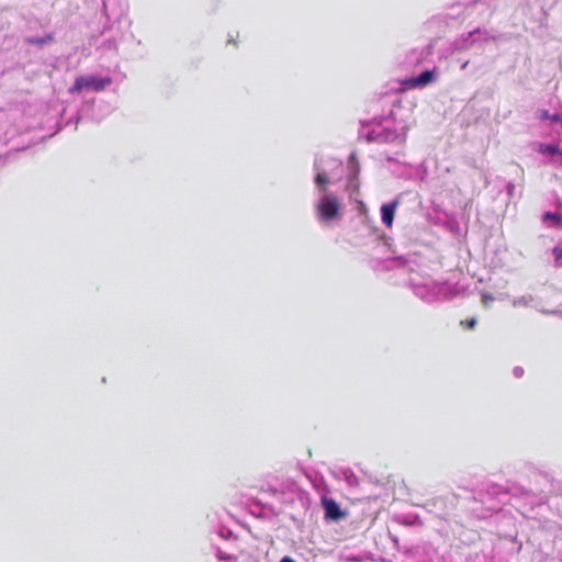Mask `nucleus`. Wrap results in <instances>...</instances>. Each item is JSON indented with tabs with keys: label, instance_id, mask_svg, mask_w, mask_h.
I'll return each instance as SVG.
<instances>
[{
	"label": "nucleus",
	"instance_id": "nucleus-1",
	"mask_svg": "<svg viewBox=\"0 0 562 562\" xmlns=\"http://www.w3.org/2000/svg\"><path fill=\"white\" fill-rule=\"evenodd\" d=\"M315 186L319 199L315 204L316 216L321 222H331L341 217L342 202L327 186L338 181L342 173V162L327 157L316 158L314 162Z\"/></svg>",
	"mask_w": 562,
	"mask_h": 562
},
{
	"label": "nucleus",
	"instance_id": "nucleus-2",
	"mask_svg": "<svg viewBox=\"0 0 562 562\" xmlns=\"http://www.w3.org/2000/svg\"><path fill=\"white\" fill-rule=\"evenodd\" d=\"M406 132L407 127L404 123L384 117L372 122L368 132L362 130L360 135L369 143L403 145L406 140Z\"/></svg>",
	"mask_w": 562,
	"mask_h": 562
},
{
	"label": "nucleus",
	"instance_id": "nucleus-3",
	"mask_svg": "<svg viewBox=\"0 0 562 562\" xmlns=\"http://www.w3.org/2000/svg\"><path fill=\"white\" fill-rule=\"evenodd\" d=\"M411 284L415 295L425 302L431 303L449 297L447 283H440L430 278H422L420 280L411 279Z\"/></svg>",
	"mask_w": 562,
	"mask_h": 562
},
{
	"label": "nucleus",
	"instance_id": "nucleus-4",
	"mask_svg": "<svg viewBox=\"0 0 562 562\" xmlns=\"http://www.w3.org/2000/svg\"><path fill=\"white\" fill-rule=\"evenodd\" d=\"M112 83V78L99 77L94 75H86L77 77L72 87L69 88V93H79L81 91H103Z\"/></svg>",
	"mask_w": 562,
	"mask_h": 562
},
{
	"label": "nucleus",
	"instance_id": "nucleus-5",
	"mask_svg": "<svg viewBox=\"0 0 562 562\" xmlns=\"http://www.w3.org/2000/svg\"><path fill=\"white\" fill-rule=\"evenodd\" d=\"M481 34L485 35L484 41L497 40V37L492 35L487 30L476 29V30L471 31L468 34L462 35L461 37L457 38L452 44L453 50H467V49L471 48L479 41V38L475 37V35H481Z\"/></svg>",
	"mask_w": 562,
	"mask_h": 562
},
{
	"label": "nucleus",
	"instance_id": "nucleus-6",
	"mask_svg": "<svg viewBox=\"0 0 562 562\" xmlns=\"http://www.w3.org/2000/svg\"><path fill=\"white\" fill-rule=\"evenodd\" d=\"M322 505L325 510V519L330 521H339L347 516L340 506L333 498L323 497Z\"/></svg>",
	"mask_w": 562,
	"mask_h": 562
},
{
	"label": "nucleus",
	"instance_id": "nucleus-7",
	"mask_svg": "<svg viewBox=\"0 0 562 562\" xmlns=\"http://www.w3.org/2000/svg\"><path fill=\"white\" fill-rule=\"evenodd\" d=\"M348 164L349 178L347 183V190L349 191L350 195H352L353 192L358 191L359 188L358 175L360 171V166L355 154L350 155Z\"/></svg>",
	"mask_w": 562,
	"mask_h": 562
},
{
	"label": "nucleus",
	"instance_id": "nucleus-8",
	"mask_svg": "<svg viewBox=\"0 0 562 562\" xmlns=\"http://www.w3.org/2000/svg\"><path fill=\"white\" fill-rule=\"evenodd\" d=\"M400 203L401 198L397 196L394 200L382 204L381 206V221L383 225L386 226L387 228H391L393 225L394 215Z\"/></svg>",
	"mask_w": 562,
	"mask_h": 562
},
{
	"label": "nucleus",
	"instance_id": "nucleus-9",
	"mask_svg": "<svg viewBox=\"0 0 562 562\" xmlns=\"http://www.w3.org/2000/svg\"><path fill=\"white\" fill-rule=\"evenodd\" d=\"M434 70H424L418 76L411 78L409 83L414 88H422L435 80Z\"/></svg>",
	"mask_w": 562,
	"mask_h": 562
},
{
	"label": "nucleus",
	"instance_id": "nucleus-10",
	"mask_svg": "<svg viewBox=\"0 0 562 562\" xmlns=\"http://www.w3.org/2000/svg\"><path fill=\"white\" fill-rule=\"evenodd\" d=\"M25 42L31 45L44 46V45L53 42V35L47 34V35L41 36V37L40 36H31V37H26Z\"/></svg>",
	"mask_w": 562,
	"mask_h": 562
},
{
	"label": "nucleus",
	"instance_id": "nucleus-11",
	"mask_svg": "<svg viewBox=\"0 0 562 562\" xmlns=\"http://www.w3.org/2000/svg\"><path fill=\"white\" fill-rule=\"evenodd\" d=\"M539 153L542 155H562V150L557 145L552 144H540L539 145Z\"/></svg>",
	"mask_w": 562,
	"mask_h": 562
},
{
	"label": "nucleus",
	"instance_id": "nucleus-12",
	"mask_svg": "<svg viewBox=\"0 0 562 562\" xmlns=\"http://www.w3.org/2000/svg\"><path fill=\"white\" fill-rule=\"evenodd\" d=\"M549 221L553 222L554 226H561L562 225V216L557 214V213L546 212L542 215V222L543 223H547Z\"/></svg>",
	"mask_w": 562,
	"mask_h": 562
},
{
	"label": "nucleus",
	"instance_id": "nucleus-13",
	"mask_svg": "<svg viewBox=\"0 0 562 562\" xmlns=\"http://www.w3.org/2000/svg\"><path fill=\"white\" fill-rule=\"evenodd\" d=\"M342 476L349 486H351V487L358 486L359 479L351 470H344Z\"/></svg>",
	"mask_w": 562,
	"mask_h": 562
},
{
	"label": "nucleus",
	"instance_id": "nucleus-14",
	"mask_svg": "<svg viewBox=\"0 0 562 562\" xmlns=\"http://www.w3.org/2000/svg\"><path fill=\"white\" fill-rule=\"evenodd\" d=\"M532 301L531 295H522L519 297L514 299L513 305L514 306H527Z\"/></svg>",
	"mask_w": 562,
	"mask_h": 562
},
{
	"label": "nucleus",
	"instance_id": "nucleus-15",
	"mask_svg": "<svg viewBox=\"0 0 562 562\" xmlns=\"http://www.w3.org/2000/svg\"><path fill=\"white\" fill-rule=\"evenodd\" d=\"M553 254L555 256L557 265L562 266V248H554Z\"/></svg>",
	"mask_w": 562,
	"mask_h": 562
},
{
	"label": "nucleus",
	"instance_id": "nucleus-16",
	"mask_svg": "<svg viewBox=\"0 0 562 562\" xmlns=\"http://www.w3.org/2000/svg\"><path fill=\"white\" fill-rule=\"evenodd\" d=\"M493 301H494V297L491 294H487V293L482 294V303L485 306H488V304L492 303Z\"/></svg>",
	"mask_w": 562,
	"mask_h": 562
},
{
	"label": "nucleus",
	"instance_id": "nucleus-17",
	"mask_svg": "<svg viewBox=\"0 0 562 562\" xmlns=\"http://www.w3.org/2000/svg\"><path fill=\"white\" fill-rule=\"evenodd\" d=\"M513 373H514L515 378L519 379L524 374V369L521 367H515L513 370Z\"/></svg>",
	"mask_w": 562,
	"mask_h": 562
},
{
	"label": "nucleus",
	"instance_id": "nucleus-18",
	"mask_svg": "<svg viewBox=\"0 0 562 562\" xmlns=\"http://www.w3.org/2000/svg\"><path fill=\"white\" fill-rule=\"evenodd\" d=\"M217 558H218L220 560H231V559H233V557H232V555L226 554V553H224V552H222V551H218V552H217Z\"/></svg>",
	"mask_w": 562,
	"mask_h": 562
},
{
	"label": "nucleus",
	"instance_id": "nucleus-19",
	"mask_svg": "<svg viewBox=\"0 0 562 562\" xmlns=\"http://www.w3.org/2000/svg\"><path fill=\"white\" fill-rule=\"evenodd\" d=\"M476 325V319L475 318H470L467 321V326L471 329H473Z\"/></svg>",
	"mask_w": 562,
	"mask_h": 562
},
{
	"label": "nucleus",
	"instance_id": "nucleus-20",
	"mask_svg": "<svg viewBox=\"0 0 562 562\" xmlns=\"http://www.w3.org/2000/svg\"><path fill=\"white\" fill-rule=\"evenodd\" d=\"M109 0H103V13L108 15Z\"/></svg>",
	"mask_w": 562,
	"mask_h": 562
},
{
	"label": "nucleus",
	"instance_id": "nucleus-21",
	"mask_svg": "<svg viewBox=\"0 0 562 562\" xmlns=\"http://www.w3.org/2000/svg\"><path fill=\"white\" fill-rule=\"evenodd\" d=\"M475 37L479 38V41L476 42V44H482V43H486L487 41H484V37L485 35L484 34H481V35H475Z\"/></svg>",
	"mask_w": 562,
	"mask_h": 562
},
{
	"label": "nucleus",
	"instance_id": "nucleus-22",
	"mask_svg": "<svg viewBox=\"0 0 562 562\" xmlns=\"http://www.w3.org/2000/svg\"><path fill=\"white\" fill-rule=\"evenodd\" d=\"M279 562H295L291 557H283Z\"/></svg>",
	"mask_w": 562,
	"mask_h": 562
},
{
	"label": "nucleus",
	"instance_id": "nucleus-23",
	"mask_svg": "<svg viewBox=\"0 0 562 562\" xmlns=\"http://www.w3.org/2000/svg\"><path fill=\"white\" fill-rule=\"evenodd\" d=\"M468 65H469V60L464 61V63L462 64V66H461V69H465V68L468 67Z\"/></svg>",
	"mask_w": 562,
	"mask_h": 562
}]
</instances>
